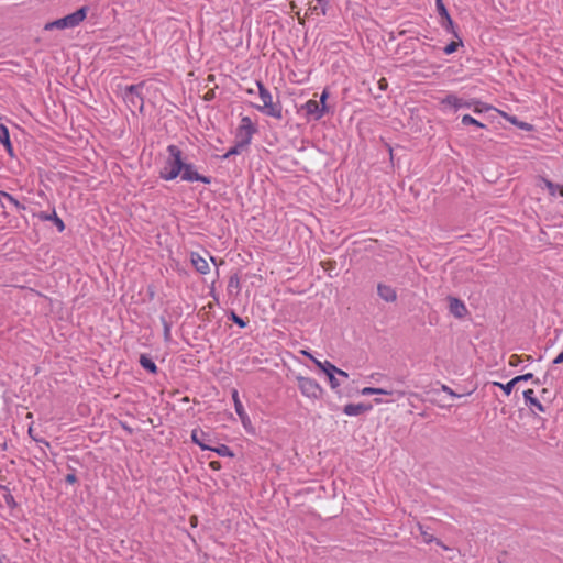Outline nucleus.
Masks as SVG:
<instances>
[{
	"label": "nucleus",
	"mask_w": 563,
	"mask_h": 563,
	"mask_svg": "<svg viewBox=\"0 0 563 563\" xmlns=\"http://www.w3.org/2000/svg\"><path fill=\"white\" fill-rule=\"evenodd\" d=\"M563 363V351L560 352L552 361V365H559Z\"/></svg>",
	"instance_id": "48"
},
{
	"label": "nucleus",
	"mask_w": 563,
	"mask_h": 563,
	"mask_svg": "<svg viewBox=\"0 0 563 563\" xmlns=\"http://www.w3.org/2000/svg\"><path fill=\"white\" fill-rule=\"evenodd\" d=\"M495 386L499 387L503 389V391L508 396L510 395V393L512 391L514 387L516 386L514 380H509L508 383L506 384H503V383H499V382H494L493 383Z\"/></svg>",
	"instance_id": "32"
},
{
	"label": "nucleus",
	"mask_w": 563,
	"mask_h": 563,
	"mask_svg": "<svg viewBox=\"0 0 563 563\" xmlns=\"http://www.w3.org/2000/svg\"><path fill=\"white\" fill-rule=\"evenodd\" d=\"M140 365L151 374H157L158 367L155 362L147 354H141L139 360Z\"/></svg>",
	"instance_id": "19"
},
{
	"label": "nucleus",
	"mask_w": 563,
	"mask_h": 563,
	"mask_svg": "<svg viewBox=\"0 0 563 563\" xmlns=\"http://www.w3.org/2000/svg\"><path fill=\"white\" fill-rule=\"evenodd\" d=\"M318 4L321 5V13L324 15L327 13V0H316Z\"/></svg>",
	"instance_id": "50"
},
{
	"label": "nucleus",
	"mask_w": 563,
	"mask_h": 563,
	"mask_svg": "<svg viewBox=\"0 0 563 563\" xmlns=\"http://www.w3.org/2000/svg\"><path fill=\"white\" fill-rule=\"evenodd\" d=\"M377 86H378V89L379 91H385L387 88H388V81L386 78L382 77L378 81H377Z\"/></svg>",
	"instance_id": "44"
},
{
	"label": "nucleus",
	"mask_w": 563,
	"mask_h": 563,
	"mask_svg": "<svg viewBox=\"0 0 563 563\" xmlns=\"http://www.w3.org/2000/svg\"><path fill=\"white\" fill-rule=\"evenodd\" d=\"M209 451H212L222 457H234L235 456L234 452L225 444H218L216 446L211 445V449Z\"/></svg>",
	"instance_id": "23"
},
{
	"label": "nucleus",
	"mask_w": 563,
	"mask_h": 563,
	"mask_svg": "<svg viewBox=\"0 0 563 563\" xmlns=\"http://www.w3.org/2000/svg\"><path fill=\"white\" fill-rule=\"evenodd\" d=\"M27 432H29V435H30L34 441H36V442H41V443H44V444H45V445H47V446L49 445V443H48L46 440L40 439V438H37L36 435H34V434H35V431H33V427H32V426H30V427H29Z\"/></svg>",
	"instance_id": "39"
},
{
	"label": "nucleus",
	"mask_w": 563,
	"mask_h": 563,
	"mask_svg": "<svg viewBox=\"0 0 563 563\" xmlns=\"http://www.w3.org/2000/svg\"><path fill=\"white\" fill-rule=\"evenodd\" d=\"M88 7L84 5L77 9L75 12L65 15L64 18L57 19L53 22H48L45 25V30H64V29H74L78 26L87 16Z\"/></svg>",
	"instance_id": "3"
},
{
	"label": "nucleus",
	"mask_w": 563,
	"mask_h": 563,
	"mask_svg": "<svg viewBox=\"0 0 563 563\" xmlns=\"http://www.w3.org/2000/svg\"><path fill=\"white\" fill-rule=\"evenodd\" d=\"M3 499L7 504V506L10 508V509H14L18 507V503L15 501L13 495L11 493L9 494H3Z\"/></svg>",
	"instance_id": "36"
},
{
	"label": "nucleus",
	"mask_w": 563,
	"mask_h": 563,
	"mask_svg": "<svg viewBox=\"0 0 563 563\" xmlns=\"http://www.w3.org/2000/svg\"><path fill=\"white\" fill-rule=\"evenodd\" d=\"M10 139L9 130L7 125L2 122V118L0 117V143L8 141Z\"/></svg>",
	"instance_id": "33"
},
{
	"label": "nucleus",
	"mask_w": 563,
	"mask_h": 563,
	"mask_svg": "<svg viewBox=\"0 0 563 563\" xmlns=\"http://www.w3.org/2000/svg\"><path fill=\"white\" fill-rule=\"evenodd\" d=\"M372 409H373L372 404H365V402L347 404L343 407V412L346 416H360V415L371 411Z\"/></svg>",
	"instance_id": "11"
},
{
	"label": "nucleus",
	"mask_w": 563,
	"mask_h": 563,
	"mask_svg": "<svg viewBox=\"0 0 563 563\" xmlns=\"http://www.w3.org/2000/svg\"><path fill=\"white\" fill-rule=\"evenodd\" d=\"M560 197H563V185H560L559 194Z\"/></svg>",
	"instance_id": "59"
},
{
	"label": "nucleus",
	"mask_w": 563,
	"mask_h": 563,
	"mask_svg": "<svg viewBox=\"0 0 563 563\" xmlns=\"http://www.w3.org/2000/svg\"><path fill=\"white\" fill-rule=\"evenodd\" d=\"M301 109L305 111L309 121H318L329 111L328 106H321L320 102L313 99H310L305 104H302Z\"/></svg>",
	"instance_id": "9"
},
{
	"label": "nucleus",
	"mask_w": 563,
	"mask_h": 563,
	"mask_svg": "<svg viewBox=\"0 0 563 563\" xmlns=\"http://www.w3.org/2000/svg\"><path fill=\"white\" fill-rule=\"evenodd\" d=\"M232 399H233L234 406L236 405V400H240L239 393L235 389L232 391Z\"/></svg>",
	"instance_id": "54"
},
{
	"label": "nucleus",
	"mask_w": 563,
	"mask_h": 563,
	"mask_svg": "<svg viewBox=\"0 0 563 563\" xmlns=\"http://www.w3.org/2000/svg\"><path fill=\"white\" fill-rule=\"evenodd\" d=\"M214 97V92L213 91H208L205 96V99L206 100H211L212 98Z\"/></svg>",
	"instance_id": "55"
},
{
	"label": "nucleus",
	"mask_w": 563,
	"mask_h": 563,
	"mask_svg": "<svg viewBox=\"0 0 563 563\" xmlns=\"http://www.w3.org/2000/svg\"><path fill=\"white\" fill-rule=\"evenodd\" d=\"M298 388L301 394L311 399H320L323 395V388L320 384L310 377L297 376Z\"/></svg>",
	"instance_id": "5"
},
{
	"label": "nucleus",
	"mask_w": 563,
	"mask_h": 563,
	"mask_svg": "<svg viewBox=\"0 0 563 563\" xmlns=\"http://www.w3.org/2000/svg\"><path fill=\"white\" fill-rule=\"evenodd\" d=\"M27 432H29V435H30L34 441H36V442H41V443H44V444H45V445H47V446L49 445V443H48L46 440L40 439V438H37L36 435H34V434H35V431H33V427H32V426H30V427H29Z\"/></svg>",
	"instance_id": "40"
},
{
	"label": "nucleus",
	"mask_w": 563,
	"mask_h": 563,
	"mask_svg": "<svg viewBox=\"0 0 563 563\" xmlns=\"http://www.w3.org/2000/svg\"><path fill=\"white\" fill-rule=\"evenodd\" d=\"M507 119H508L509 122H511L512 124H515L516 126H518L519 129H521L523 131L530 132V131L533 130V126L530 123L520 121L515 115L507 117Z\"/></svg>",
	"instance_id": "27"
},
{
	"label": "nucleus",
	"mask_w": 563,
	"mask_h": 563,
	"mask_svg": "<svg viewBox=\"0 0 563 563\" xmlns=\"http://www.w3.org/2000/svg\"><path fill=\"white\" fill-rule=\"evenodd\" d=\"M36 217L41 220V221H51L53 222L58 232H63L65 230V223L64 221L57 216L56 211L53 210L52 213H48V212H45V211H41L36 214Z\"/></svg>",
	"instance_id": "13"
},
{
	"label": "nucleus",
	"mask_w": 563,
	"mask_h": 563,
	"mask_svg": "<svg viewBox=\"0 0 563 563\" xmlns=\"http://www.w3.org/2000/svg\"><path fill=\"white\" fill-rule=\"evenodd\" d=\"M2 145L4 146L7 153L11 156V157H14V150H13V145H12V142L11 140L9 139L8 141L3 142Z\"/></svg>",
	"instance_id": "41"
},
{
	"label": "nucleus",
	"mask_w": 563,
	"mask_h": 563,
	"mask_svg": "<svg viewBox=\"0 0 563 563\" xmlns=\"http://www.w3.org/2000/svg\"><path fill=\"white\" fill-rule=\"evenodd\" d=\"M536 186L542 189H547L549 191V195L551 197H555L559 194V184H554L553 181L549 180L548 178L543 176L537 177Z\"/></svg>",
	"instance_id": "15"
},
{
	"label": "nucleus",
	"mask_w": 563,
	"mask_h": 563,
	"mask_svg": "<svg viewBox=\"0 0 563 563\" xmlns=\"http://www.w3.org/2000/svg\"><path fill=\"white\" fill-rule=\"evenodd\" d=\"M361 394L364 395V396H371V395H391L393 391L386 390L384 388L364 387L361 390Z\"/></svg>",
	"instance_id": "26"
},
{
	"label": "nucleus",
	"mask_w": 563,
	"mask_h": 563,
	"mask_svg": "<svg viewBox=\"0 0 563 563\" xmlns=\"http://www.w3.org/2000/svg\"><path fill=\"white\" fill-rule=\"evenodd\" d=\"M374 402H375V404H382V402H383V400H382V399H379V398H376V399H374Z\"/></svg>",
	"instance_id": "61"
},
{
	"label": "nucleus",
	"mask_w": 563,
	"mask_h": 563,
	"mask_svg": "<svg viewBox=\"0 0 563 563\" xmlns=\"http://www.w3.org/2000/svg\"><path fill=\"white\" fill-rule=\"evenodd\" d=\"M229 320L235 323L239 328H245L249 323L247 320H244L240 316H238L233 310H231L228 314Z\"/></svg>",
	"instance_id": "29"
},
{
	"label": "nucleus",
	"mask_w": 563,
	"mask_h": 563,
	"mask_svg": "<svg viewBox=\"0 0 563 563\" xmlns=\"http://www.w3.org/2000/svg\"><path fill=\"white\" fill-rule=\"evenodd\" d=\"M435 9L440 16V25L448 32L457 37L456 26L443 2V0H435Z\"/></svg>",
	"instance_id": "7"
},
{
	"label": "nucleus",
	"mask_w": 563,
	"mask_h": 563,
	"mask_svg": "<svg viewBox=\"0 0 563 563\" xmlns=\"http://www.w3.org/2000/svg\"><path fill=\"white\" fill-rule=\"evenodd\" d=\"M462 124H464V125H474V126L481 128V129H486L487 128L484 123L479 122L478 120H476L475 118H473L470 114H464L462 117Z\"/></svg>",
	"instance_id": "28"
},
{
	"label": "nucleus",
	"mask_w": 563,
	"mask_h": 563,
	"mask_svg": "<svg viewBox=\"0 0 563 563\" xmlns=\"http://www.w3.org/2000/svg\"><path fill=\"white\" fill-rule=\"evenodd\" d=\"M449 310L454 317L459 319L464 318L467 313L465 303L455 297H449Z\"/></svg>",
	"instance_id": "12"
},
{
	"label": "nucleus",
	"mask_w": 563,
	"mask_h": 563,
	"mask_svg": "<svg viewBox=\"0 0 563 563\" xmlns=\"http://www.w3.org/2000/svg\"><path fill=\"white\" fill-rule=\"evenodd\" d=\"M190 437L192 443L197 444L203 451H209L214 442L209 433L198 428L191 431Z\"/></svg>",
	"instance_id": "10"
},
{
	"label": "nucleus",
	"mask_w": 563,
	"mask_h": 563,
	"mask_svg": "<svg viewBox=\"0 0 563 563\" xmlns=\"http://www.w3.org/2000/svg\"><path fill=\"white\" fill-rule=\"evenodd\" d=\"M550 371L551 368L544 374V376L541 378H538V377H534L532 373H527V374H523V375H519V376H516L512 378L515 385L520 383V382H526V380H532V383L534 385H544L548 383V379L550 377Z\"/></svg>",
	"instance_id": "16"
},
{
	"label": "nucleus",
	"mask_w": 563,
	"mask_h": 563,
	"mask_svg": "<svg viewBox=\"0 0 563 563\" xmlns=\"http://www.w3.org/2000/svg\"><path fill=\"white\" fill-rule=\"evenodd\" d=\"M340 377L347 378L349 374L342 369V373L339 374Z\"/></svg>",
	"instance_id": "58"
},
{
	"label": "nucleus",
	"mask_w": 563,
	"mask_h": 563,
	"mask_svg": "<svg viewBox=\"0 0 563 563\" xmlns=\"http://www.w3.org/2000/svg\"><path fill=\"white\" fill-rule=\"evenodd\" d=\"M440 104L442 106L443 110L452 108L454 111H457L461 108H471L473 104H479V102L475 99L466 101L462 98H459L454 93H449L443 99H441Z\"/></svg>",
	"instance_id": "8"
},
{
	"label": "nucleus",
	"mask_w": 563,
	"mask_h": 563,
	"mask_svg": "<svg viewBox=\"0 0 563 563\" xmlns=\"http://www.w3.org/2000/svg\"><path fill=\"white\" fill-rule=\"evenodd\" d=\"M333 366H334V364H332L331 362L324 361L322 363L320 371L323 372L328 376V375L333 374V371H334Z\"/></svg>",
	"instance_id": "37"
},
{
	"label": "nucleus",
	"mask_w": 563,
	"mask_h": 563,
	"mask_svg": "<svg viewBox=\"0 0 563 563\" xmlns=\"http://www.w3.org/2000/svg\"><path fill=\"white\" fill-rule=\"evenodd\" d=\"M228 288L229 289L235 288L236 290H240V278H239L238 274L230 276L229 283H228Z\"/></svg>",
	"instance_id": "35"
},
{
	"label": "nucleus",
	"mask_w": 563,
	"mask_h": 563,
	"mask_svg": "<svg viewBox=\"0 0 563 563\" xmlns=\"http://www.w3.org/2000/svg\"><path fill=\"white\" fill-rule=\"evenodd\" d=\"M256 86L258 88L260 98L263 101V104L256 106V109L268 117H273L278 120L283 119V107L280 102H273L272 93L262 81L257 80Z\"/></svg>",
	"instance_id": "2"
},
{
	"label": "nucleus",
	"mask_w": 563,
	"mask_h": 563,
	"mask_svg": "<svg viewBox=\"0 0 563 563\" xmlns=\"http://www.w3.org/2000/svg\"><path fill=\"white\" fill-rule=\"evenodd\" d=\"M120 424L125 431H128L129 434L133 433V429L129 427L125 422H120Z\"/></svg>",
	"instance_id": "52"
},
{
	"label": "nucleus",
	"mask_w": 563,
	"mask_h": 563,
	"mask_svg": "<svg viewBox=\"0 0 563 563\" xmlns=\"http://www.w3.org/2000/svg\"><path fill=\"white\" fill-rule=\"evenodd\" d=\"M255 133V131L242 130V128H238L235 133V141L249 146Z\"/></svg>",
	"instance_id": "20"
},
{
	"label": "nucleus",
	"mask_w": 563,
	"mask_h": 563,
	"mask_svg": "<svg viewBox=\"0 0 563 563\" xmlns=\"http://www.w3.org/2000/svg\"><path fill=\"white\" fill-rule=\"evenodd\" d=\"M0 448H1L2 451H7L8 450L7 441H5L4 437H2L1 434H0Z\"/></svg>",
	"instance_id": "51"
},
{
	"label": "nucleus",
	"mask_w": 563,
	"mask_h": 563,
	"mask_svg": "<svg viewBox=\"0 0 563 563\" xmlns=\"http://www.w3.org/2000/svg\"><path fill=\"white\" fill-rule=\"evenodd\" d=\"M77 481H78V478L74 472L67 474L65 477V482L68 484H75V483H77Z\"/></svg>",
	"instance_id": "46"
},
{
	"label": "nucleus",
	"mask_w": 563,
	"mask_h": 563,
	"mask_svg": "<svg viewBox=\"0 0 563 563\" xmlns=\"http://www.w3.org/2000/svg\"><path fill=\"white\" fill-rule=\"evenodd\" d=\"M190 257L191 264L198 273L207 274L209 272V264L200 254L192 252Z\"/></svg>",
	"instance_id": "17"
},
{
	"label": "nucleus",
	"mask_w": 563,
	"mask_h": 563,
	"mask_svg": "<svg viewBox=\"0 0 563 563\" xmlns=\"http://www.w3.org/2000/svg\"><path fill=\"white\" fill-rule=\"evenodd\" d=\"M462 45H463L462 40H459L457 42L452 41V42H450V43H449V44L443 48V52H444V54H446V55H451V54H453L454 52H456V51H457V48H459L460 46H462Z\"/></svg>",
	"instance_id": "31"
},
{
	"label": "nucleus",
	"mask_w": 563,
	"mask_h": 563,
	"mask_svg": "<svg viewBox=\"0 0 563 563\" xmlns=\"http://www.w3.org/2000/svg\"><path fill=\"white\" fill-rule=\"evenodd\" d=\"M420 530H422V528L420 527ZM422 536H423V539H424V542L427 543H431L432 541H435L438 545L442 547L443 549H448L443 543L442 541L433 538L432 534H429L428 532L426 531H421Z\"/></svg>",
	"instance_id": "34"
},
{
	"label": "nucleus",
	"mask_w": 563,
	"mask_h": 563,
	"mask_svg": "<svg viewBox=\"0 0 563 563\" xmlns=\"http://www.w3.org/2000/svg\"><path fill=\"white\" fill-rule=\"evenodd\" d=\"M161 322L163 325V336L165 342L172 341V322L168 321L164 316H161Z\"/></svg>",
	"instance_id": "25"
},
{
	"label": "nucleus",
	"mask_w": 563,
	"mask_h": 563,
	"mask_svg": "<svg viewBox=\"0 0 563 563\" xmlns=\"http://www.w3.org/2000/svg\"><path fill=\"white\" fill-rule=\"evenodd\" d=\"M239 128H242V130H251L257 132L256 125L252 122L250 117H243L241 119V123Z\"/></svg>",
	"instance_id": "30"
},
{
	"label": "nucleus",
	"mask_w": 563,
	"mask_h": 563,
	"mask_svg": "<svg viewBox=\"0 0 563 563\" xmlns=\"http://www.w3.org/2000/svg\"><path fill=\"white\" fill-rule=\"evenodd\" d=\"M0 490H2L4 494L11 493L9 485L0 484Z\"/></svg>",
	"instance_id": "53"
},
{
	"label": "nucleus",
	"mask_w": 563,
	"mask_h": 563,
	"mask_svg": "<svg viewBox=\"0 0 563 563\" xmlns=\"http://www.w3.org/2000/svg\"><path fill=\"white\" fill-rule=\"evenodd\" d=\"M246 147L247 145H243L241 142L235 141L234 145L225 154H223L221 158L227 159L233 155H239Z\"/></svg>",
	"instance_id": "24"
},
{
	"label": "nucleus",
	"mask_w": 563,
	"mask_h": 563,
	"mask_svg": "<svg viewBox=\"0 0 563 563\" xmlns=\"http://www.w3.org/2000/svg\"><path fill=\"white\" fill-rule=\"evenodd\" d=\"M327 377L332 389H336L341 385L340 380L335 377V375L331 374L328 375Z\"/></svg>",
	"instance_id": "38"
},
{
	"label": "nucleus",
	"mask_w": 563,
	"mask_h": 563,
	"mask_svg": "<svg viewBox=\"0 0 563 563\" xmlns=\"http://www.w3.org/2000/svg\"><path fill=\"white\" fill-rule=\"evenodd\" d=\"M329 95L330 93H329L328 89L327 88L323 89V91L320 95V100L318 102H320L321 106H328L327 100L329 98Z\"/></svg>",
	"instance_id": "43"
},
{
	"label": "nucleus",
	"mask_w": 563,
	"mask_h": 563,
	"mask_svg": "<svg viewBox=\"0 0 563 563\" xmlns=\"http://www.w3.org/2000/svg\"><path fill=\"white\" fill-rule=\"evenodd\" d=\"M209 467L212 470V471H219L221 470L222 465H221V462L219 461H211L209 463Z\"/></svg>",
	"instance_id": "47"
},
{
	"label": "nucleus",
	"mask_w": 563,
	"mask_h": 563,
	"mask_svg": "<svg viewBox=\"0 0 563 563\" xmlns=\"http://www.w3.org/2000/svg\"><path fill=\"white\" fill-rule=\"evenodd\" d=\"M521 363V356L517 355V354H512L510 357H509V361H508V364L512 367L515 366H518L519 364Z\"/></svg>",
	"instance_id": "42"
},
{
	"label": "nucleus",
	"mask_w": 563,
	"mask_h": 563,
	"mask_svg": "<svg viewBox=\"0 0 563 563\" xmlns=\"http://www.w3.org/2000/svg\"><path fill=\"white\" fill-rule=\"evenodd\" d=\"M482 111H483V110H482V109H479L478 107H476V108L474 109V112H475V113H481Z\"/></svg>",
	"instance_id": "60"
},
{
	"label": "nucleus",
	"mask_w": 563,
	"mask_h": 563,
	"mask_svg": "<svg viewBox=\"0 0 563 563\" xmlns=\"http://www.w3.org/2000/svg\"><path fill=\"white\" fill-rule=\"evenodd\" d=\"M525 402L529 407H534L540 412H544V406L539 401V399L534 396L533 389H527L523 391Z\"/></svg>",
	"instance_id": "18"
},
{
	"label": "nucleus",
	"mask_w": 563,
	"mask_h": 563,
	"mask_svg": "<svg viewBox=\"0 0 563 563\" xmlns=\"http://www.w3.org/2000/svg\"><path fill=\"white\" fill-rule=\"evenodd\" d=\"M235 412L239 416L242 424L247 428L249 424H251L250 417L247 416L241 400H236V405L234 406Z\"/></svg>",
	"instance_id": "22"
},
{
	"label": "nucleus",
	"mask_w": 563,
	"mask_h": 563,
	"mask_svg": "<svg viewBox=\"0 0 563 563\" xmlns=\"http://www.w3.org/2000/svg\"><path fill=\"white\" fill-rule=\"evenodd\" d=\"M319 9L321 10V5H320V4H317V5L312 7V8H310V10H311L312 12H316V13H318V10H319Z\"/></svg>",
	"instance_id": "56"
},
{
	"label": "nucleus",
	"mask_w": 563,
	"mask_h": 563,
	"mask_svg": "<svg viewBox=\"0 0 563 563\" xmlns=\"http://www.w3.org/2000/svg\"><path fill=\"white\" fill-rule=\"evenodd\" d=\"M179 178L183 181H188V183L199 181V183H202L206 185H209L212 181V178L210 176H205V175L200 174L197 170V167L195 166V164L188 162L186 156L184 157L183 168H181Z\"/></svg>",
	"instance_id": "6"
},
{
	"label": "nucleus",
	"mask_w": 563,
	"mask_h": 563,
	"mask_svg": "<svg viewBox=\"0 0 563 563\" xmlns=\"http://www.w3.org/2000/svg\"><path fill=\"white\" fill-rule=\"evenodd\" d=\"M167 157L164 159V165L158 172L161 179L170 181L180 176L185 154L175 144H169L166 147Z\"/></svg>",
	"instance_id": "1"
},
{
	"label": "nucleus",
	"mask_w": 563,
	"mask_h": 563,
	"mask_svg": "<svg viewBox=\"0 0 563 563\" xmlns=\"http://www.w3.org/2000/svg\"><path fill=\"white\" fill-rule=\"evenodd\" d=\"M145 86L144 81H141L135 85H130L124 88L123 99L130 109H137L140 112H143L144 109V97H143V88Z\"/></svg>",
	"instance_id": "4"
},
{
	"label": "nucleus",
	"mask_w": 563,
	"mask_h": 563,
	"mask_svg": "<svg viewBox=\"0 0 563 563\" xmlns=\"http://www.w3.org/2000/svg\"><path fill=\"white\" fill-rule=\"evenodd\" d=\"M377 294L386 302H395L397 300V292L389 285L378 284Z\"/></svg>",
	"instance_id": "14"
},
{
	"label": "nucleus",
	"mask_w": 563,
	"mask_h": 563,
	"mask_svg": "<svg viewBox=\"0 0 563 563\" xmlns=\"http://www.w3.org/2000/svg\"><path fill=\"white\" fill-rule=\"evenodd\" d=\"M2 199H5L8 202L13 205L19 210H25V206L21 203L19 200H16L11 194L0 190V206L4 207Z\"/></svg>",
	"instance_id": "21"
},
{
	"label": "nucleus",
	"mask_w": 563,
	"mask_h": 563,
	"mask_svg": "<svg viewBox=\"0 0 563 563\" xmlns=\"http://www.w3.org/2000/svg\"><path fill=\"white\" fill-rule=\"evenodd\" d=\"M305 355H307L309 358L312 360V362L316 364V366L320 369L321 366H322V363L321 361L317 360L316 357H313L310 353L308 352H305Z\"/></svg>",
	"instance_id": "49"
},
{
	"label": "nucleus",
	"mask_w": 563,
	"mask_h": 563,
	"mask_svg": "<svg viewBox=\"0 0 563 563\" xmlns=\"http://www.w3.org/2000/svg\"><path fill=\"white\" fill-rule=\"evenodd\" d=\"M442 390L446 394H449L453 398H460L462 395L455 394L449 386L442 385Z\"/></svg>",
	"instance_id": "45"
},
{
	"label": "nucleus",
	"mask_w": 563,
	"mask_h": 563,
	"mask_svg": "<svg viewBox=\"0 0 563 563\" xmlns=\"http://www.w3.org/2000/svg\"><path fill=\"white\" fill-rule=\"evenodd\" d=\"M333 375H339L342 373V369L338 368L335 365L333 366Z\"/></svg>",
	"instance_id": "57"
}]
</instances>
